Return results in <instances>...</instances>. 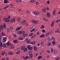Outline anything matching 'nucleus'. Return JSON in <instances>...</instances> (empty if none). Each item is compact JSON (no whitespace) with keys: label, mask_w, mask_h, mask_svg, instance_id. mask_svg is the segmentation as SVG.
<instances>
[{"label":"nucleus","mask_w":60,"mask_h":60,"mask_svg":"<svg viewBox=\"0 0 60 60\" xmlns=\"http://www.w3.org/2000/svg\"><path fill=\"white\" fill-rule=\"evenodd\" d=\"M1 34L2 36H4V35H5L4 33L3 32H1Z\"/></svg>","instance_id":"47"},{"label":"nucleus","mask_w":60,"mask_h":60,"mask_svg":"<svg viewBox=\"0 0 60 60\" xmlns=\"http://www.w3.org/2000/svg\"><path fill=\"white\" fill-rule=\"evenodd\" d=\"M9 7V6H7L4 8L3 10H4V9H7V8L8 7Z\"/></svg>","instance_id":"36"},{"label":"nucleus","mask_w":60,"mask_h":60,"mask_svg":"<svg viewBox=\"0 0 60 60\" xmlns=\"http://www.w3.org/2000/svg\"><path fill=\"white\" fill-rule=\"evenodd\" d=\"M51 42H49L48 43L49 46H51Z\"/></svg>","instance_id":"42"},{"label":"nucleus","mask_w":60,"mask_h":60,"mask_svg":"<svg viewBox=\"0 0 60 60\" xmlns=\"http://www.w3.org/2000/svg\"><path fill=\"white\" fill-rule=\"evenodd\" d=\"M36 42L35 41H34L33 42H31V44H32V45H34Z\"/></svg>","instance_id":"26"},{"label":"nucleus","mask_w":60,"mask_h":60,"mask_svg":"<svg viewBox=\"0 0 60 60\" xmlns=\"http://www.w3.org/2000/svg\"><path fill=\"white\" fill-rule=\"evenodd\" d=\"M51 39L52 40H55V38L53 37H52Z\"/></svg>","instance_id":"39"},{"label":"nucleus","mask_w":60,"mask_h":60,"mask_svg":"<svg viewBox=\"0 0 60 60\" xmlns=\"http://www.w3.org/2000/svg\"><path fill=\"white\" fill-rule=\"evenodd\" d=\"M11 49H13L14 48V46H11Z\"/></svg>","instance_id":"60"},{"label":"nucleus","mask_w":60,"mask_h":60,"mask_svg":"<svg viewBox=\"0 0 60 60\" xmlns=\"http://www.w3.org/2000/svg\"><path fill=\"white\" fill-rule=\"evenodd\" d=\"M33 13L35 15H39L40 14V12L38 11H34L33 12Z\"/></svg>","instance_id":"4"},{"label":"nucleus","mask_w":60,"mask_h":60,"mask_svg":"<svg viewBox=\"0 0 60 60\" xmlns=\"http://www.w3.org/2000/svg\"><path fill=\"white\" fill-rule=\"evenodd\" d=\"M5 54V53L4 51L2 52L1 53V55H2V56H4Z\"/></svg>","instance_id":"19"},{"label":"nucleus","mask_w":60,"mask_h":60,"mask_svg":"<svg viewBox=\"0 0 60 60\" xmlns=\"http://www.w3.org/2000/svg\"><path fill=\"white\" fill-rule=\"evenodd\" d=\"M7 31H8V32H9V31H10V29H9L8 28L7 29Z\"/></svg>","instance_id":"57"},{"label":"nucleus","mask_w":60,"mask_h":60,"mask_svg":"<svg viewBox=\"0 0 60 60\" xmlns=\"http://www.w3.org/2000/svg\"><path fill=\"white\" fill-rule=\"evenodd\" d=\"M34 50L35 51H37L38 49L36 46H34Z\"/></svg>","instance_id":"11"},{"label":"nucleus","mask_w":60,"mask_h":60,"mask_svg":"<svg viewBox=\"0 0 60 60\" xmlns=\"http://www.w3.org/2000/svg\"><path fill=\"white\" fill-rule=\"evenodd\" d=\"M0 44V47H1V48L3 47V43H2V42H1Z\"/></svg>","instance_id":"41"},{"label":"nucleus","mask_w":60,"mask_h":60,"mask_svg":"<svg viewBox=\"0 0 60 60\" xmlns=\"http://www.w3.org/2000/svg\"><path fill=\"white\" fill-rule=\"evenodd\" d=\"M3 20L5 21V22H8L10 21V19H8V18H3Z\"/></svg>","instance_id":"2"},{"label":"nucleus","mask_w":60,"mask_h":60,"mask_svg":"<svg viewBox=\"0 0 60 60\" xmlns=\"http://www.w3.org/2000/svg\"><path fill=\"white\" fill-rule=\"evenodd\" d=\"M17 33L19 34H21L22 33V32L21 30H20L17 32Z\"/></svg>","instance_id":"12"},{"label":"nucleus","mask_w":60,"mask_h":60,"mask_svg":"<svg viewBox=\"0 0 60 60\" xmlns=\"http://www.w3.org/2000/svg\"><path fill=\"white\" fill-rule=\"evenodd\" d=\"M36 5H38L39 4V3L38 2H37L36 3Z\"/></svg>","instance_id":"54"},{"label":"nucleus","mask_w":60,"mask_h":60,"mask_svg":"<svg viewBox=\"0 0 60 60\" xmlns=\"http://www.w3.org/2000/svg\"><path fill=\"white\" fill-rule=\"evenodd\" d=\"M33 35V33H30L29 34V36H32Z\"/></svg>","instance_id":"43"},{"label":"nucleus","mask_w":60,"mask_h":60,"mask_svg":"<svg viewBox=\"0 0 60 60\" xmlns=\"http://www.w3.org/2000/svg\"><path fill=\"white\" fill-rule=\"evenodd\" d=\"M51 51L53 54L56 55L58 53V51H57L53 50V48H52L51 49Z\"/></svg>","instance_id":"1"},{"label":"nucleus","mask_w":60,"mask_h":60,"mask_svg":"<svg viewBox=\"0 0 60 60\" xmlns=\"http://www.w3.org/2000/svg\"><path fill=\"white\" fill-rule=\"evenodd\" d=\"M42 32L43 33H45V30H42Z\"/></svg>","instance_id":"52"},{"label":"nucleus","mask_w":60,"mask_h":60,"mask_svg":"<svg viewBox=\"0 0 60 60\" xmlns=\"http://www.w3.org/2000/svg\"><path fill=\"white\" fill-rule=\"evenodd\" d=\"M54 21H53L51 25V26L52 27L53 26H54Z\"/></svg>","instance_id":"33"},{"label":"nucleus","mask_w":60,"mask_h":60,"mask_svg":"<svg viewBox=\"0 0 60 60\" xmlns=\"http://www.w3.org/2000/svg\"><path fill=\"white\" fill-rule=\"evenodd\" d=\"M8 19H11V16L10 15H8Z\"/></svg>","instance_id":"45"},{"label":"nucleus","mask_w":60,"mask_h":60,"mask_svg":"<svg viewBox=\"0 0 60 60\" xmlns=\"http://www.w3.org/2000/svg\"><path fill=\"white\" fill-rule=\"evenodd\" d=\"M25 47H24V46H22L21 47V50H23L24 49H25Z\"/></svg>","instance_id":"37"},{"label":"nucleus","mask_w":60,"mask_h":60,"mask_svg":"<svg viewBox=\"0 0 60 60\" xmlns=\"http://www.w3.org/2000/svg\"><path fill=\"white\" fill-rule=\"evenodd\" d=\"M25 31H23V34H25Z\"/></svg>","instance_id":"63"},{"label":"nucleus","mask_w":60,"mask_h":60,"mask_svg":"<svg viewBox=\"0 0 60 60\" xmlns=\"http://www.w3.org/2000/svg\"><path fill=\"white\" fill-rule=\"evenodd\" d=\"M58 22H59L58 20H57L55 22L56 23H58Z\"/></svg>","instance_id":"61"},{"label":"nucleus","mask_w":60,"mask_h":60,"mask_svg":"<svg viewBox=\"0 0 60 60\" xmlns=\"http://www.w3.org/2000/svg\"><path fill=\"white\" fill-rule=\"evenodd\" d=\"M29 58H30V57L28 56H27L25 57V60H26V59H29Z\"/></svg>","instance_id":"23"},{"label":"nucleus","mask_w":60,"mask_h":60,"mask_svg":"<svg viewBox=\"0 0 60 60\" xmlns=\"http://www.w3.org/2000/svg\"><path fill=\"white\" fill-rule=\"evenodd\" d=\"M30 12V11H29V10H26V12L27 13H29Z\"/></svg>","instance_id":"51"},{"label":"nucleus","mask_w":60,"mask_h":60,"mask_svg":"<svg viewBox=\"0 0 60 60\" xmlns=\"http://www.w3.org/2000/svg\"><path fill=\"white\" fill-rule=\"evenodd\" d=\"M11 20L12 22H13V21L15 22V21H16L15 19H11Z\"/></svg>","instance_id":"25"},{"label":"nucleus","mask_w":60,"mask_h":60,"mask_svg":"<svg viewBox=\"0 0 60 60\" xmlns=\"http://www.w3.org/2000/svg\"><path fill=\"white\" fill-rule=\"evenodd\" d=\"M26 36V35L25 34H23V37H25Z\"/></svg>","instance_id":"58"},{"label":"nucleus","mask_w":60,"mask_h":60,"mask_svg":"<svg viewBox=\"0 0 60 60\" xmlns=\"http://www.w3.org/2000/svg\"><path fill=\"white\" fill-rule=\"evenodd\" d=\"M41 27V28H44V25H42Z\"/></svg>","instance_id":"46"},{"label":"nucleus","mask_w":60,"mask_h":60,"mask_svg":"<svg viewBox=\"0 0 60 60\" xmlns=\"http://www.w3.org/2000/svg\"><path fill=\"white\" fill-rule=\"evenodd\" d=\"M13 42L14 43H18V41L17 40H15L13 41Z\"/></svg>","instance_id":"18"},{"label":"nucleus","mask_w":60,"mask_h":60,"mask_svg":"<svg viewBox=\"0 0 60 60\" xmlns=\"http://www.w3.org/2000/svg\"><path fill=\"white\" fill-rule=\"evenodd\" d=\"M22 1V0H16L15 2L16 3H19L21 2Z\"/></svg>","instance_id":"17"},{"label":"nucleus","mask_w":60,"mask_h":60,"mask_svg":"<svg viewBox=\"0 0 60 60\" xmlns=\"http://www.w3.org/2000/svg\"><path fill=\"white\" fill-rule=\"evenodd\" d=\"M20 52H19V51H18L16 52V54H19Z\"/></svg>","instance_id":"50"},{"label":"nucleus","mask_w":60,"mask_h":60,"mask_svg":"<svg viewBox=\"0 0 60 60\" xmlns=\"http://www.w3.org/2000/svg\"><path fill=\"white\" fill-rule=\"evenodd\" d=\"M41 44L42 45H44V42L43 41H41Z\"/></svg>","instance_id":"35"},{"label":"nucleus","mask_w":60,"mask_h":60,"mask_svg":"<svg viewBox=\"0 0 60 60\" xmlns=\"http://www.w3.org/2000/svg\"><path fill=\"white\" fill-rule=\"evenodd\" d=\"M50 34V32H48L46 34V36H49Z\"/></svg>","instance_id":"15"},{"label":"nucleus","mask_w":60,"mask_h":60,"mask_svg":"<svg viewBox=\"0 0 60 60\" xmlns=\"http://www.w3.org/2000/svg\"><path fill=\"white\" fill-rule=\"evenodd\" d=\"M13 36L14 37H17V35H16L15 34H13Z\"/></svg>","instance_id":"53"},{"label":"nucleus","mask_w":60,"mask_h":60,"mask_svg":"<svg viewBox=\"0 0 60 60\" xmlns=\"http://www.w3.org/2000/svg\"><path fill=\"white\" fill-rule=\"evenodd\" d=\"M60 58H57L56 59H55V60H59V59Z\"/></svg>","instance_id":"62"},{"label":"nucleus","mask_w":60,"mask_h":60,"mask_svg":"<svg viewBox=\"0 0 60 60\" xmlns=\"http://www.w3.org/2000/svg\"><path fill=\"white\" fill-rule=\"evenodd\" d=\"M31 22L33 23H34V24H37L38 23V22L37 20H31Z\"/></svg>","instance_id":"3"},{"label":"nucleus","mask_w":60,"mask_h":60,"mask_svg":"<svg viewBox=\"0 0 60 60\" xmlns=\"http://www.w3.org/2000/svg\"><path fill=\"white\" fill-rule=\"evenodd\" d=\"M29 55L30 58H33V54L30 53Z\"/></svg>","instance_id":"14"},{"label":"nucleus","mask_w":60,"mask_h":60,"mask_svg":"<svg viewBox=\"0 0 60 60\" xmlns=\"http://www.w3.org/2000/svg\"><path fill=\"white\" fill-rule=\"evenodd\" d=\"M23 51L24 52H26V51H27V48H25V47L23 49Z\"/></svg>","instance_id":"16"},{"label":"nucleus","mask_w":60,"mask_h":60,"mask_svg":"<svg viewBox=\"0 0 60 60\" xmlns=\"http://www.w3.org/2000/svg\"><path fill=\"white\" fill-rule=\"evenodd\" d=\"M45 36V35L44 34H42L41 36H40V38H43V37H44Z\"/></svg>","instance_id":"24"},{"label":"nucleus","mask_w":60,"mask_h":60,"mask_svg":"<svg viewBox=\"0 0 60 60\" xmlns=\"http://www.w3.org/2000/svg\"><path fill=\"white\" fill-rule=\"evenodd\" d=\"M10 6L11 7H13V6L14 5L13 4H10Z\"/></svg>","instance_id":"48"},{"label":"nucleus","mask_w":60,"mask_h":60,"mask_svg":"<svg viewBox=\"0 0 60 60\" xmlns=\"http://www.w3.org/2000/svg\"><path fill=\"white\" fill-rule=\"evenodd\" d=\"M22 27V26H20V27H17L16 29V31H19L20 29H21V28Z\"/></svg>","instance_id":"7"},{"label":"nucleus","mask_w":60,"mask_h":60,"mask_svg":"<svg viewBox=\"0 0 60 60\" xmlns=\"http://www.w3.org/2000/svg\"><path fill=\"white\" fill-rule=\"evenodd\" d=\"M0 31H1L2 30L4 29V28H3V26L2 25H1L0 26Z\"/></svg>","instance_id":"10"},{"label":"nucleus","mask_w":60,"mask_h":60,"mask_svg":"<svg viewBox=\"0 0 60 60\" xmlns=\"http://www.w3.org/2000/svg\"><path fill=\"white\" fill-rule=\"evenodd\" d=\"M18 39L19 40H20V41H22L23 40V38L22 37H19Z\"/></svg>","instance_id":"13"},{"label":"nucleus","mask_w":60,"mask_h":60,"mask_svg":"<svg viewBox=\"0 0 60 60\" xmlns=\"http://www.w3.org/2000/svg\"><path fill=\"white\" fill-rule=\"evenodd\" d=\"M30 47V46L29 45L27 47L28 49L29 50H32L33 49L32 47Z\"/></svg>","instance_id":"6"},{"label":"nucleus","mask_w":60,"mask_h":60,"mask_svg":"<svg viewBox=\"0 0 60 60\" xmlns=\"http://www.w3.org/2000/svg\"><path fill=\"white\" fill-rule=\"evenodd\" d=\"M26 42L27 43H28V44H30V43H31V40H30V39H29L26 40Z\"/></svg>","instance_id":"5"},{"label":"nucleus","mask_w":60,"mask_h":60,"mask_svg":"<svg viewBox=\"0 0 60 60\" xmlns=\"http://www.w3.org/2000/svg\"><path fill=\"white\" fill-rule=\"evenodd\" d=\"M42 58V56H39L38 58V59H40Z\"/></svg>","instance_id":"34"},{"label":"nucleus","mask_w":60,"mask_h":60,"mask_svg":"<svg viewBox=\"0 0 60 60\" xmlns=\"http://www.w3.org/2000/svg\"><path fill=\"white\" fill-rule=\"evenodd\" d=\"M3 47L4 48H5L6 47V45L5 44H3Z\"/></svg>","instance_id":"38"},{"label":"nucleus","mask_w":60,"mask_h":60,"mask_svg":"<svg viewBox=\"0 0 60 60\" xmlns=\"http://www.w3.org/2000/svg\"><path fill=\"white\" fill-rule=\"evenodd\" d=\"M46 16L47 17H50V15L49 14V13L48 12L47 13V15H46Z\"/></svg>","instance_id":"31"},{"label":"nucleus","mask_w":60,"mask_h":60,"mask_svg":"<svg viewBox=\"0 0 60 60\" xmlns=\"http://www.w3.org/2000/svg\"><path fill=\"white\" fill-rule=\"evenodd\" d=\"M30 3H35V1L34 0H32L29 2Z\"/></svg>","instance_id":"32"},{"label":"nucleus","mask_w":60,"mask_h":60,"mask_svg":"<svg viewBox=\"0 0 60 60\" xmlns=\"http://www.w3.org/2000/svg\"><path fill=\"white\" fill-rule=\"evenodd\" d=\"M10 30H13L14 28L13 26H10Z\"/></svg>","instance_id":"22"},{"label":"nucleus","mask_w":60,"mask_h":60,"mask_svg":"<svg viewBox=\"0 0 60 60\" xmlns=\"http://www.w3.org/2000/svg\"><path fill=\"white\" fill-rule=\"evenodd\" d=\"M45 9L46 10H49V8H45Z\"/></svg>","instance_id":"56"},{"label":"nucleus","mask_w":60,"mask_h":60,"mask_svg":"<svg viewBox=\"0 0 60 60\" xmlns=\"http://www.w3.org/2000/svg\"><path fill=\"white\" fill-rule=\"evenodd\" d=\"M53 14L54 15H56V13H55V10L53 11Z\"/></svg>","instance_id":"49"},{"label":"nucleus","mask_w":60,"mask_h":60,"mask_svg":"<svg viewBox=\"0 0 60 60\" xmlns=\"http://www.w3.org/2000/svg\"><path fill=\"white\" fill-rule=\"evenodd\" d=\"M47 4H49V1H48L47 2Z\"/></svg>","instance_id":"64"},{"label":"nucleus","mask_w":60,"mask_h":60,"mask_svg":"<svg viewBox=\"0 0 60 60\" xmlns=\"http://www.w3.org/2000/svg\"><path fill=\"white\" fill-rule=\"evenodd\" d=\"M26 20H23L22 21L21 23L22 24H25V23H26Z\"/></svg>","instance_id":"9"},{"label":"nucleus","mask_w":60,"mask_h":60,"mask_svg":"<svg viewBox=\"0 0 60 60\" xmlns=\"http://www.w3.org/2000/svg\"><path fill=\"white\" fill-rule=\"evenodd\" d=\"M13 53L11 52H9L8 53V54L9 55H13Z\"/></svg>","instance_id":"21"},{"label":"nucleus","mask_w":60,"mask_h":60,"mask_svg":"<svg viewBox=\"0 0 60 60\" xmlns=\"http://www.w3.org/2000/svg\"><path fill=\"white\" fill-rule=\"evenodd\" d=\"M8 0H5L4 1V4H6L7 3H9V2L8 1H7Z\"/></svg>","instance_id":"28"},{"label":"nucleus","mask_w":60,"mask_h":60,"mask_svg":"<svg viewBox=\"0 0 60 60\" xmlns=\"http://www.w3.org/2000/svg\"><path fill=\"white\" fill-rule=\"evenodd\" d=\"M7 45V46H9V45H10V42H8L7 43H6Z\"/></svg>","instance_id":"30"},{"label":"nucleus","mask_w":60,"mask_h":60,"mask_svg":"<svg viewBox=\"0 0 60 60\" xmlns=\"http://www.w3.org/2000/svg\"><path fill=\"white\" fill-rule=\"evenodd\" d=\"M55 33H59V30H58L57 29L55 30Z\"/></svg>","instance_id":"29"},{"label":"nucleus","mask_w":60,"mask_h":60,"mask_svg":"<svg viewBox=\"0 0 60 60\" xmlns=\"http://www.w3.org/2000/svg\"><path fill=\"white\" fill-rule=\"evenodd\" d=\"M18 11L20 12H21V11H21V9H20Z\"/></svg>","instance_id":"55"},{"label":"nucleus","mask_w":60,"mask_h":60,"mask_svg":"<svg viewBox=\"0 0 60 60\" xmlns=\"http://www.w3.org/2000/svg\"><path fill=\"white\" fill-rule=\"evenodd\" d=\"M42 11L43 12H44H44H46V10L45 8L44 9L42 10Z\"/></svg>","instance_id":"20"},{"label":"nucleus","mask_w":60,"mask_h":60,"mask_svg":"<svg viewBox=\"0 0 60 60\" xmlns=\"http://www.w3.org/2000/svg\"><path fill=\"white\" fill-rule=\"evenodd\" d=\"M3 26L4 27H6V25L5 24V23H4L3 24Z\"/></svg>","instance_id":"44"},{"label":"nucleus","mask_w":60,"mask_h":60,"mask_svg":"<svg viewBox=\"0 0 60 60\" xmlns=\"http://www.w3.org/2000/svg\"><path fill=\"white\" fill-rule=\"evenodd\" d=\"M7 39L6 38V37H5L3 39V41H2V42H5L6 41V40Z\"/></svg>","instance_id":"8"},{"label":"nucleus","mask_w":60,"mask_h":60,"mask_svg":"<svg viewBox=\"0 0 60 60\" xmlns=\"http://www.w3.org/2000/svg\"><path fill=\"white\" fill-rule=\"evenodd\" d=\"M21 20V18H18L17 19V20L18 21H19Z\"/></svg>","instance_id":"27"},{"label":"nucleus","mask_w":60,"mask_h":60,"mask_svg":"<svg viewBox=\"0 0 60 60\" xmlns=\"http://www.w3.org/2000/svg\"><path fill=\"white\" fill-rule=\"evenodd\" d=\"M56 44V42H55L54 41H53L52 42V44L53 45H55Z\"/></svg>","instance_id":"40"},{"label":"nucleus","mask_w":60,"mask_h":60,"mask_svg":"<svg viewBox=\"0 0 60 60\" xmlns=\"http://www.w3.org/2000/svg\"><path fill=\"white\" fill-rule=\"evenodd\" d=\"M25 25L26 26H28V24L27 23H25Z\"/></svg>","instance_id":"59"}]
</instances>
